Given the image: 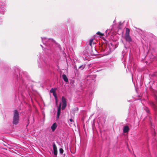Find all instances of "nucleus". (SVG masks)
<instances>
[{"label": "nucleus", "instance_id": "obj_2", "mask_svg": "<svg viewBox=\"0 0 157 157\" xmlns=\"http://www.w3.org/2000/svg\"><path fill=\"white\" fill-rule=\"evenodd\" d=\"M129 29L128 28H126V32L124 37L126 41L129 43L132 41V39L129 35Z\"/></svg>", "mask_w": 157, "mask_h": 157}, {"label": "nucleus", "instance_id": "obj_8", "mask_svg": "<svg viewBox=\"0 0 157 157\" xmlns=\"http://www.w3.org/2000/svg\"><path fill=\"white\" fill-rule=\"evenodd\" d=\"M62 78L65 82H68V79L65 75L63 74L62 75Z\"/></svg>", "mask_w": 157, "mask_h": 157}, {"label": "nucleus", "instance_id": "obj_21", "mask_svg": "<svg viewBox=\"0 0 157 157\" xmlns=\"http://www.w3.org/2000/svg\"><path fill=\"white\" fill-rule=\"evenodd\" d=\"M94 50H95V51H96V49H95H95H94Z\"/></svg>", "mask_w": 157, "mask_h": 157}, {"label": "nucleus", "instance_id": "obj_23", "mask_svg": "<svg viewBox=\"0 0 157 157\" xmlns=\"http://www.w3.org/2000/svg\"><path fill=\"white\" fill-rule=\"evenodd\" d=\"M3 10H4V11H5L4 9H3Z\"/></svg>", "mask_w": 157, "mask_h": 157}, {"label": "nucleus", "instance_id": "obj_20", "mask_svg": "<svg viewBox=\"0 0 157 157\" xmlns=\"http://www.w3.org/2000/svg\"><path fill=\"white\" fill-rule=\"evenodd\" d=\"M97 34H101V33L100 32H98L97 33Z\"/></svg>", "mask_w": 157, "mask_h": 157}, {"label": "nucleus", "instance_id": "obj_19", "mask_svg": "<svg viewBox=\"0 0 157 157\" xmlns=\"http://www.w3.org/2000/svg\"><path fill=\"white\" fill-rule=\"evenodd\" d=\"M69 120L71 122H73V120L72 119H70Z\"/></svg>", "mask_w": 157, "mask_h": 157}, {"label": "nucleus", "instance_id": "obj_7", "mask_svg": "<svg viewBox=\"0 0 157 157\" xmlns=\"http://www.w3.org/2000/svg\"><path fill=\"white\" fill-rule=\"evenodd\" d=\"M156 102L157 105L153 102H151V105L154 108L155 110H157V100H156Z\"/></svg>", "mask_w": 157, "mask_h": 157}, {"label": "nucleus", "instance_id": "obj_3", "mask_svg": "<svg viewBox=\"0 0 157 157\" xmlns=\"http://www.w3.org/2000/svg\"><path fill=\"white\" fill-rule=\"evenodd\" d=\"M53 148L54 154L55 155H56L57 154V148L56 145L54 143L53 144Z\"/></svg>", "mask_w": 157, "mask_h": 157}, {"label": "nucleus", "instance_id": "obj_13", "mask_svg": "<svg viewBox=\"0 0 157 157\" xmlns=\"http://www.w3.org/2000/svg\"><path fill=\"white\" fill-rule=\"evenodd\" d=\"M93 43L94 44V43L93 42V40H90L89 42V44L91 46Z\"/></svg>", "mask_w": 157, "mask_h": 157}, {"label": "nucleus", "instance_id": "obj_16", "mask_svg": "<svg viewBox=\"0 0 157 157\" xmlns=\"http://www.w3.org/2000/svg\"><path fill=\"white\" fill-rule=\"evenodd\" d=\"M50 92L51 93H54L55 92V91L54 89L53 88H52L50 90Z\"/></svg>", "mask_w": 157, "mask_h": 157}, {"label": "nucleus", "instance_id": "obj_6", "mask_svg": "<svg viewBox=\"0 0 157 157\" xmlns=\"http://www.w3.org/2000/svg\"><path fill=\"white\" fill-rule=\"evenodd\" d=\"M129 130V128L128 126H125L123 128V131L124 133L127 132Z\"/></svg>", "mask_w": 157, "mask_h": 157}, {"label": "nucleus", "instance_id": "obj_5", "mask_svg": "<svg viewBox=\"0 0 157 157\" xmlns=\"http://www.w3.org/2000/svg\"><path fill=\"white\" fill-rule=\"evenodd\" d=\"M57 127V125L56 123H54L51 126V128L52 132H54Z\"/></svg>", "mask_w": 157, "mask_h": 157}, {"label": "nucleus", "instance_id": "obj_12", "mask_svg": "<svg viewBox=\"0 0 157 157\" xmlns=\"http://www.w3.org/2000/svg\"><path fill=\"white\" fill-rule=\"evenodd\" d=\"M53 94L54 96L55 97V99L56 100V104L57 103V96H56V93H54Z\"/></svg>", "mask_w": 157, "mask_h": 157}, {"label": "nucleus", "instance_id": "obj_11", "mask_svg": "<svg viewBox=\"0 0 157 157\" xmlns=\"http://www.w3.org/2000/svg\"><path fill=\"white\" fill-rule=\"evenodd\" d=\"M67 104H62V109L64 110L65 108L66 107Z\"/></svg>", "mask_w": 157, "mask_h": 157}, {"label": "nucleus", "instance_id": "obj_17", "mask_svg": "<svg viewBox=\"0 0 157 157\" xmlns=\"http://www.w3.org/2000/svg\"><path fill=\"white\" fill-rule=\"evenodd\" d=\"M59 151L60 153L62 154L63 152V150L62 148H60L59 149Z\"/></svg>", "mask_w": 157, "mask_h": 157}, {"label": "nucleus", "instance_id": "obj_4", "mask_svg": "<svg viewBox=\"0 0 157 157\" xmlns=\"http://www.w3.org/2000/svg\"><path fill=\"white\" fill-rule=\"evenodd\" d=\"M61 103H60L59 105L58 108V109L57 113V118H59V115L61 113Z\"/></svg>", "mask_w": 157, "mask_h": 157}, {"label": "nucleus", "instance_id": "obj_14", "mask_svg": "<svg viewBox=\"0 0 157 157\" xmlns=\"http://www.w3.org/2000/svg\"><path fill=\"white\" fill-rule=\"evenodd\" d=\"M20 82L21 83V84L23 85H25V84L24 82V81L23 79H21L20 80Z\"/></svg>", "mask_w": 157, "mask_h": 157}, {"label": "nucleus", "instance_id": "obj_1", "mask_svg": "<svg viewBox=\"0 0 157 157\" xmlns=\"http://www.w3.org/2000/svg\"><path fill=\"white\" fill-rule=\"evenodd\" d=\"M19 112L15 110L13 111V124L16 125L19 122Z\"/></svg>", "mask_w": 157, "mask_h": 157}, {"label": "nucleus", "instance_id": "obj_9", "mask_svg": "<svg viewBox=\"0 0 157 157\" xmlns=\"http://www.w3.org/2000/svg\"><path fill=\"white\" fill-rule=\"evenodd\" d=\"M62 104H67L66 99L63 96L62 98Z\"/></svg>", "mask_w": 157, "mask_h": 157}, {"label": "nucleus", "instance_id": "obj_15", "mask_svg": "<svg viewBox=\"0 0 157 157\" xmlns=\"http://www.w3.org/2000/svg\"><path fill=\"white\" fill-rule=\"evenodd\" d=\"M144 109L148 113H149V110L148 108L147 107H145Z\"/></svg>", "mask_w": 157, "mask_h": 157}, {"label": "nucleus", "instance_id": "obj_10", "mask_svg": "<svg viewBox=\"0 0 157 157\" xmlns=\"http://www.w3.org/2000/svg\"><path fill=\"white\" fill-rule=\"evenodd\" d=\"M85 65H82L79 67L78 68L81 70H82L85 68Z\"/></svg>", "mask_w": 157, "mask_h": 157}, {"label": "nucleus", "instance_id": "obj_22", "mask_svg": "<svg viewBox=\"0 0 157 157\" xmlns=\"http://www.w3.org/2000/svg\"><path fill=\"white\" fill-rule=\"evenodd\" d=\"M41 46L42 47H43V46H42V45H41Z\"/></svg>", "mask_w": 157, "mask_h": 157}, {"label": "nucleus", "instance_id": "obj_18", "mask_svg": "<svg viewBox=\"0 0 157 157\" xmlns=\"http://www.w3.org/2000/svg\"><path fill=\"white\" fill-rule=\"evenodd\" d=\"M41 39L42 40V42H43V43L44 44V40L46 38H43L41 37Z\"/></svg>", "mask_w": 157, "mask_h": 157}]
</instances>
